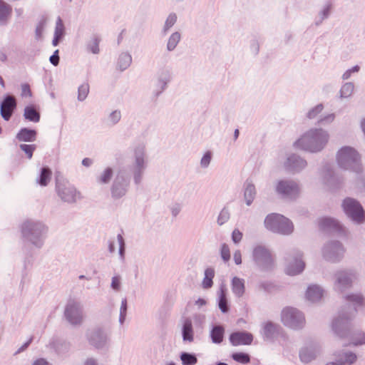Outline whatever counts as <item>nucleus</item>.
<instances>
[{"mask_svg":"<svg viewBox=\"0 0 365 365\" xmlns=\"http://www.w3.org/2000/svg\"><path fill=\"white\" fill-rule=\"evenodd\" d=\"M327 142V135L322 130H315L304 135L299 139L295 145L302 149L317 152L322 149Z\"/></svg>","mask_w":365,"mask_h":365,"instance_id":"obj_1","label":"nucleus"},{"mask_svg":"<svg viewBox=\"0 0 365 365\" xmlns=\"http://www.w3.org/2000/svg\"><path fill=\"white\" fill-rule=\"evenodd\" d=\"M264 225L268 230L284 235L290 234L293 230V225L290 220L279 214L268 215L264 220Z\"/></svg>","mask_w":365,"mask_h":365,"instance_id":"obj_2","label":"nucleus"},{"mask_svg":"<svg viewBox=\"0 0 365 365\" xmlns=\"http://www.w3.org/2000/svg\"><path fill=\"white\" fill-rule=\"evenodd\" d=\"M281 319L284 326L293 329L302 328L305 323L304 315L292 307L284 308L282 312Z\"/></svg>","mask_w":365,"mask_h":365,"instance_id":"obj_3","label":"nucleus"},{"mask_svg":"<svg viewBox=\"0 0 365 365\" xmlns=\"http://www.w3.org/2000/svg\"><path fill=\"white\" fill-rule=\"evenodd\" d=\"M359 159L357 152L349 147L341 148L337 155L339 165L345 169H355L358 166Z\"/></svg>","mask_w":365,"mask_h":365,"instance_id":"obj_4","label":"nucleus"},{"mask_svg":"<svg viewBox=\"0 0 365 365\" xmlns=\"http://www.w3.org/2000/svg\"><path fill=\"white\" fill-rule=\"evenodd\" d=\"M344 212L354 221L363 222L365 220V213L361 205L354 199L346 198L343 202Z\"/></svg>","mask_w":365,"mask_h":365,"instance_id":"obj_5","label":"nucleus"},{"mask_svg":"<svg viewBox=\"0 0 365 365\" xmlns=\"http://www.w3.org/2000/svg\"><path fill=\"white\" fill-rule=\"evenodd\" d=\"M172 80V73L168 68H163L157 73L156 88L153 91L155 97L159 96L168 87Z\"/></svg>","mask_w":365,"mask_h":365,"instance_id":"obj_6","label":"nucleus"},{"mask_svg":"<svg viewBox=\"0 0 365 365\" xmlns=\"http://www.w3.org/2000/svg\"><path fill=\"white\" fill-rule=\"evenodd\" d=\"M254 258L257 264L262 269L269 268L273 263L270 252L263 247H257L254 250Z\"/></svg>","mask_w":365,"mask_h":365,"instance_id":"obj_7","label":"nucleus"},{"mask_svg":"<svg viewBox=\"0 0 365 365\" xmlns=\"http://www.w3.org/2000/svg\"><path fill=\"white\" fill-rule=\"evenodd\" d=\"M66 319L73 324H78L82 322L83 315L80 307L76 303L67 306L65 312Z\"/></svg>","mask_w":365,"mask_h":365,"instance_id":"obj_8","label":"nucleus"},{"mask_svg":"<svg viewBox=\"0 0 365 365\" xmlns=\"http://www.w3.org/2000/svg\"><path fill=\"white\" fill-rule=\"evenodd\" d=\"M230 341L233 346L250 345L253 341V336L247 331H237L230 336Z\"/></svg>","mask_w":365,"mask_h":365,"instance_id":"obj_9","label":"nucleus"},{"mask_svg":"<svg viewBox=\"0 0 365 365\" xmlns=\"http://www.w3.org/2000/svg\"><path fill=\"white\" fill-rule=\"evenodd\" d=\"M276 190L279 194L292 196L298 193L299 189L297 185L292 182L281 180L277 183Z\"/></svg>","mask_w":365,"mask_h":365,"instance_id":"obj_10","label":"nucleus"},{"mask_svg":"<svg viewBox=\"0 0 365 365\" xmlns=\"http://www.w3.org/2000/svg\"><path fill=\"white\" fill-rule=\"evenodd\" d=\"M133 62V58L129 51H122L120 52L115 62V68L116 70L123 72L127 70Z\"/></svg>","mask_w":365,"mask_h":365,"instance_id":"obj_11","label":"nucleus"},{"mask_svg":"<svg viewBox=\"0 0 365 365\" xmlns=\"http://www.w3.org/2000/svg\"><path fill=\"white\" fill-rule=\"evenodd\" d=\"M58 192L61 199L68 202H73L78 197V193H77L76 189L71 186L58 187Z\"/></svg>","mask_w":365,"mask_h":365,"instance_id":"obj_12","label":"nucleus"},{"mask_svg":"<svg viewBox=\"0 0 365 365\" xmlns=\"http://www.w3.org/2000/svg\"><path fill=\"white\" fill-rule=\"evenodd\" d=\"M12 13V7L3 0H0V26L8 24Z\"/></svg>","mask_w":365,"mask_h":365,"instance_id":"obj_13","label":"nucleus"},{"mask_svg":"<svg viewBox=\"0 0 365 365\" xmlns=\"http://www.w3.org/2000/svg\"><path fill=\"white\" fill-rule=\"evenodd\" d=\"M16 107V99L12 96H6L1 103L0 114H12Z\"/></svg>","mask_w":365,"mask_h":365,"instance_id":"obj_14","label":"nucleus"},{"mask_svg":"<svg viewBox=\"0 0 365 365\" xmlns=\"http://www.w3.org/2000/svg\"><path fill=\"white\" fill-rule=\"evenodd\" d=\"M333 5L330 1H327L322 6L316 18V25H320L325 19H328L331 14Z\"/></svg>","mask_w":365,"mask_h":365,"instance_id":"obj_15","label":"nucleus"},{"mask_svg":"<svg viewBox=\"0 0 365 365\" xmlns=\"http://www.w3.org/2000/svg\"><path fill=\"white\" fill-rule=\"evenodd\" d=\"M355 90V85L352 82H345L344 83L339 91V98L340 99H348L350 98Z\"/></svg>","mask_w":365,"mask_h":365,"instance_id":"obj_16","label":"nucleus"},{"mask_svg":"<svg viewBox=\"0 0 365 365\" xmlns=\"http://www.w3.org/2000/svg\"><path fill=\"white\" fill-rule=\"evenodd\" d=\"M304 263L301 259H291L287 268V273L289 275L299 274L304 269Z\"/></svg>","mask_w":365,"mask_h":365,"instance_id":"obj_17","label":"nucleus"},{"mask_svg":"<svg viewBox=\"0 0 365 365\" xmlns=\"http://www.w3.org/2000/svg\"><path fill=\"white\" fill-rule=\"evenodd\" d=\"M182 35L179 31L173 32L168 38L166 49L168 51H173L181 41Z\"/></svg>","mask_w":365,"mask_h":365,"instance_id":"obj_18","label":"nucleus"},{"mask_svg":"<svg viewBox=\"0 0 365 365\" xmlns=\"http://www.w3.org/2000/svg\"><path fill=\"white\" fill-rule=\"evenodd\" d=\"M182 337L184 341L190 342L193 341V329L192 322L190 319H185L182 327Z\"/></svg>","mask_w":365,"mask_h":365,"instance_id":"obj_19","label":"nucleus"},{"mask_svg":"<svg viewBox=\"0 0 365 365\" xmlns=\"http://www.w3.org/2000/svg\"><path fill=\"white\" fill-rule=\"evenodd\" d=\"M36 132L34 130L26 128L21 129L17 134L16 138L20 141H34L36 139Z\"/></svg>","mask_w":365,"mask_h":365,"instance_id":"obj_20","label":"nucleus"},{"mask_svg":"<svg viewBox=\"0 0 365 365\" xmlns=\"http://www.w3.org/2000/svg\"><path fill=\"white\" fill-rule=\"evenodd\" d=\"M178 20V16L175 13L171 12L170 13L164 23V25L162 29V34L163 35H166L170 29L175 24Z\"/></svg>","mask_w":365,"mask_h":365,"instance_id":"obj_21","label":"nucleus"},{"mask_svg":"<svg viewBox=\"0 0 365 365\" xmlns=\"http://www.w3.org/2000/svg\"><path fill=\"white\" fill-rule=\"evenodd\" d=\"M322 290L318 286H310L307 291V297L311 301H317L322 298Z\"/></svg>","mask_w":365,"mask_h":365,"instance_id":"obj_22","label":"nucleus"},{"mask_svg":"<svg viewBox=\"0 0 365 365\" xmlns=\"http://www.w3.org/2000/svg\"><path fill=\"white\" fill-rule=\"evenodd\" d=\"M232 291L238 297H241L245 292L244 281L238 277H234L232 282Z\"/></svg>","mask_w":365,"mask_h":365,"instance_id":"obj_23","label":"nucleus"},{"mask_svg":"<svg viewBox=\"0 0 365 365\" xmlns=\"http://www.w3.org/2000/svg\"><path fill=\"white\" fill-rule=\"evenodd\" d=\"M215 277V270L213 268L209 267L205 271V277L202 280V285L204 289H209L212 286V279Z\"/></svg>","mask_w":365,"mask_h":365,"instance_id":"obj_24","label":"nucleus"},{"mask_svg":"<svg viewBox=\"0 0 365 365\" xmlns=\"http://www.w3.org/2000/svg\"><path fill=\"white\" fill-rule=\"evenodd\" d=\"M100 38L97 36H93L87 43L86 48L93 54H98L100 52L99 43Z\"/></svg>","mask_w":365,"mask_h":365,"instance_id":"obj_25","label":"nucleus"},{"mask_svg":"<svg viewBox=\"0 0 365 365\" xmlns=\"http://www.w3.org/2000/svg\"><path fill=\"white\" fill-rule=\"evenodd\" d=\"M224 335V329L217 326L212 329L211 331L212 340L214 343H220L222 341Z\"/></svg>","mask_w":365,"mask_h":365,"instance_id":"obj_26","label":"nucleus"},{"mask_svg":"<svg viewBox=\"0 0 365 365\" xmlns=\"http://www.w3.org/2000/svg\"><path fill=\"white\" fill-rule=\"evenodd\" d=\"M220 300H219V307L220 310L225 313L228 311L227 306V299L226 296V289L224 287L220 288Z\"/></svg>","mask_w":365,"mask_h":365,"instance_id":"obj_27","label":"nucleus"},{"mask_svg":"<svg viewBox=\"0 0 365 365\" xmlns=\"http://www.w3.org/2000/svg\"><path fill=\"white\" fill-rule=\"evenodd\" d=\"M125 192V188L120 184V182L115 180L112 187V195L113 197L118 198L123 196Z\"/></svg>","mask_w":365,"mask_h":365,"instance_id":"obj_28","label":"nucleus"},{"mask_svg":"<svg viewBox=\"0 0 365 365\" xmlns=\"http://www.w3.org/2000/svg\"><path fill=\"white\" fill-rule=\"evenodd\" d=\"M51 178V171L48 168H43L38 180V183L42 186H46L50 181Z\"/></svg>","mask_w":365,"mask_h":365,"instance_id":"obj_29","label":"nucleus"},{"mask_svg":"<svg viewBox=\"0 0 365 365\" xmlns=\"http://www.w3.org/2000/svg\"><path fill=\"white\" fill-rule=\"evenodd\" d=\"M89 93V84L83 83L78 88V101H83L88 96Z\"/></svg>","mask_w":365,"mask_h":365,"instance_id":"obj_30","label":"nucleus"},{"mask_svg":"<svg viewBox=\"0 0 365 365\" xmlns=\"http://www.w3.org/2000/svg\"><path fill=\"white\" fill-rule=\"evenodd\" d=\"M255 195V187L253 185L248 184L245 190V198L247 205H250L254 200Z\"/></svg>","mask_w":365,"mask_h":365,"instance_id":"obj_31","label":"nucleus"},{"mask_svg":"<svg viewBox=\"0 0 365 365\" xmlns=\"http://www.w3.org/2000/svg\"><path fill=\"white\" fill-rule=\"evenodd\" d=\"M232 358L235 361L243 364H248L250 361V357L249 354L242 352L234 353L232 355Z\"/></svg>","mask_w":365,"mask_h":365,"instance_id":"obj_32","label":"nucleus"},{"mask_svg":"<svg viewBox=\"0 0 365 365\" xmlns=\"http://www.w3.org/2000/svg\"><path fill=\"white\" fill-rule=\"evenodd\" d=\"M306 165V162L302 159H297L295 156L289 158L287 160V166L293 167L294 168H304Z\"/></svg>","mask_w":365,"mask_h":365,"instance_id":"obj_33","label":"nucleus"},{"mask_svg":"<svg viewBox=\"0 0 365 365\" xmlns=\"http://www.w3.org/2000/svg\"><path fill=\"white\" fill-rule=\"evenodd\" d=\"M180 359L183 365H194L197 363V358L192 354L183 353L181 354Z\"/></svg>","mask_w":365,"mask_h":365,"instance_id":"obj_34","label":"nucleus"},{"mask_svg":"<svg viewBox=\"0 0 365 365\" xmlns=\"http://www.w3.org/2000/svg\"><path fill=\"white\" fill-rule=\"evenodd\" d=\"M64 26L63 24V22L60 18H58L56 22L54 36L62 38L64 36Z\"/></svg>","mask_w":365,"mask_h":365,"instance_id":"obj_35","label":"nucleus"},{"mask_svg":"<svg viewBox=\"0 0 365 365\" xmlns=\"http://www.w3.org/2000/svg\"><path fill=\"white\" fill-rule=\"evenodd\" d=\"M360 70V67L359 66H354L351 68L347 69L341 76V79L343 81H347L351 78L352 74L358 73Z\"/></svg>","mask_w":365,"mask_h":365,"instance_id":"obj_36","label":"nucleus"},{"mask_svg":"<svg viewBox=\"0 0 365 365\" xmlns=\"http://www.w3.org/2000/svg\"><path fill=\"white\" fill-rule=\"evenodd\" d=\"M113 171L110 168H106L99 177V182L101 183H107L111 179Z\"/></svg>","mask_w":365,"mask_h":365,"instance_id":"obj_37","label":"nucleus"},{"mask_svg":"<svg viewBox=\"0 0 365 365\" xmlns=\"http://www.w3.org/2000/svg\"><path fill=\"white\" fill-rule=\"evenodd\" d=\"M20 148L27 155L28 158L31 159L33 156V152L36 149V145L21 144L20 145Z\"/></svg>","mask_w":365,"mask_h":365,"instance_id":"obj_38","label":"nucleus"},{"mask_svg":"<svg viewBox=\"0 0 365 365\" xmlns=\"http://www.w3.org/2000/svg\"><path fill=\"white\" fill-rule=\"evenodd\" d=\"M221 257L224 261L227 262L230 258V248L226 244H223L221 247Z\"/></svg>","mask_w":365,"mask_h":365,"instance_id":"obj_39","label":"nucleus"},{"mask_svg":"<svg viewBox=\"0 0 365 365\" xmlns=\"http://www.w3.org/2000/svg\"><path fill=\"white\" fill-rule=\"evenodd\" d=\"M230 217V214L227 210H222L218 217V223L220 225L224 224Z\"/></svg>","mask_w":365,"mask_h":365,"instance_id":"obj_40","label":"nucleus"},{"mask_svg":"<svg viewBox=\"0 0 365 365\" xmlns=\"http://www.w3.org/2000/svg\"><path fill=\"white\" fill-rule=\"evenodd\" d=\"M44 29V25L42 22L39 23L35 30L36 39L40 40L42 38L43 32Z\"/></svg>","mask_w":365,"mask_h":365,"instance_id":"obj_41","label":"nucleus"},{"mask_svg":"<svg viewBox=\"0 0 365 365\" xmlns=\"http://www.w3.org/2000/svg\"><path fill=\"white\" fill-rule=\"evenodd\" d=\"M349 301L355 302L356 304L362 305L364 304V299L361 295L353 294L347 297Z\"/></svg>","mask_w":365,"mask_h":365,"instance_id":"obj_42","label":"nucleus"},{"mask_svg":"<svg viewBox=\"0 0 365 365\" xmlns=\"http://www.w3.org/2000/svg\"><path fill=\"white\" fill-rule=\"evenodd\" d=\"M21 96L23 97L27 98L30 97L31 96V91L30 89V86L27 83H24L21 85Z\"/></svg>","mask_w":365,"mask_h":365,"instance_id":"obj_43","label":"nucleus"},{"mask_svg":"<svg viewBox=\"0 0 365 365\" xmlns=\"http://www.w3.org/2000/svg\"><path fill=\"white\" fill-rule=\"evenodd\" d=\"M275 325L273 324L271 322H268L267 324H265L264 325V334L266 336H269L272 332H274L275 331Z\"/></svg>","mask_w":365,"mask_h":365,"instance_id":"obj_44","label":"nucleus"},{"mask_svg":"<svg viewBox=\"0 0 365 365\" xmlns=\"http://www.w3.org/2000/svg\"><path fill=\"white\" fill-rule=\"evenodd\" d=\"M242 238V233L240 230H235L232 232V239L235 243H237L240 241H241Z\"/></svg>","mask_w":365,"mask_h":365,"instance_id":"obj_45","label":"nucleus"},{"mask_svg":"<svg viewBox=\"0 0 365 365\" xmlns=\"http://www.w3.org/2000/svg\"><path fill=\"white\" fill-rule=\"evenodd\" d=\"M49 61L51 64L56 66L59 63L58 50H56L52 56H50Z\"/></svg>","mask_w":365,"mask_h":365,"instance_id":"obj_46","label":"nucleus"},{"mask_svg":"<svg viewBox=\"0 0 365 365\" xmlns=\"http://www.w3.org/2000/svg\"><path fill=\"white\" fill-rule=\"evenodd\" d=\"M324 110V105L319 103L314 108H312L308 113V114H319Z\"/></svg>","mask_w":365,"mask_h":365,"instance_id":"obj_47","label":"nucleus"},{"mask_svg":"<svg viewBox=\"0 0 365 365\" xmlns=\"http://www.w3.org/2000/svg\"><path fill=\"white\" fill-rule=\"evenodd\" d=\"M353 344L354 345H361L365 344V334H359L358 336L354 338Z\"/></svg>","mask_w":365,"mask_h":365,"instance_id":"obj_48","label":"nucleus"},{"mask_svg":"<svg viewBox=\"0 0 365 365\" xmlns=\"http://www.w3.org/2000/svg\"><path fill=\"white\" fill-rule=\"evenodd\" d=\"M211 160V154L210 153H206L204 156L201 159V165L204 167H206L209 165Z\"/></svg>","mask_w":365,"mask_h":365,"instance_id":"obj_49","label":"nucleus"},{"mask_svg":"<svg viewBox=\"0 0 365 365\" xmlns=\"http://www.w3.org/2000/svg\"><path fill=\"white\" fill-rule=\"evenodd\" d=\"M126 309H127V302L125 299V300L122 301V304H121V307H120V320L121 322H123V320H124V319H125V315Z\"/></svg>","mask_w":365,"mask_h":365,"instance_id":"obj_50","label":"nucleus"},{"mask_svg":"<svg viewBox=\"0 0 365 365\" xmlns=\"http://www.w3.org/2000/svg\"><path fill=\"white\" fill-rule=\"evenodd\" d=\"M338 282H339V284H342V285H344V284L349 285L351 283V281H350L349 278L347 277L346 276H341V277H339Z\"/></svg>","mask_w":365,"mask_h":365,"instance_id":"obj_51","label":"nucleus"},{"mask_svg":"<svg viewBox=\"0 0 365 365\" xmlns=\"http://www.w3.org/2000/svg\"><path fill=\"white\" fill-rule=\"evenodd\" d=\"M233 258L236 264H240L242 263V255L239 250L235 252Z\"/></svg>","mask_w":365,"mask_h":365,"instance_id":"obj_52","label":"nucleus"},{"mask_svg":"<svg viewBox=\"0 0 365 365\" xmlns=\"http://www.w3.org/2000/svg\"><path fill=\"white\" fill-rule=\"evenodd\" d=\"M259 45L257 40H253L251 43V49L255 54H257L259 51Z\"/></svg>","mask_w":365,"mask_h":365,"instance_id":"obj_53","label":"nucleus"},{"mask_svg":"<svg viewBox=\"0 0 365 365\" xmlns=\"http://www.w3.org/2000/svg\"><path fill=\"white\" fill-rule=\"evenodd\" d=\"M322 222L323 226L333 225L334 227H336L338 225L335 221H334L331 219H324Z\"/></svg>","mask_w":365,"mask_h":365,"instance_id":"obj_54","label":"nucleus"},{"mask_svg":"<svg viewBox=\"0 0 365 365\" xmlns=\"http://www.w3.org/2000/svg\"><path fill=\"white\" fill-rule=\"evenodd\" d=\"M112 287L114 289H119V287H120V279L118 277H114L112 279Z\"/></svg>","mask_w":365,"mask_h":365,"instance_id":"obj_55","label":"nucleus"},{"mask_svg":"<svg viewBox=\"0 0 365 365\" xmlns=\"http://www.w3.org/2000/svg\"><path fill=\"white\" fill-rule=\"evenodd\" d=\"M356 359V356L354 354L350 353L346 356V361L349 364L354 363Z\"/></svg>","mask_w":365,"mask_h":365,"instance_id":"obj_56","label":"nucleus"},{"mask_svg":"<svg viewBox=\"0 0 365 365\" xmlns=\"http://www.w3.org/2000/svg\"><path fill=\"white\" fill-rule=\"evenodd\" d=\"M24 114H38L33 106H26Z\"/></svg>","mask_w":365,"mask_h":365,"instance_id":"obj_57","label":"nucleus"},{"mask_svg":"<svg viewBox=\"0 0 365 365\" xmlns=\"http://www.w3.org/2000/svg\"><path fill=\"white\" fill-rule=\"evenodd\" d=\"M26 118L30 121L38 122L40 120V115H25Z\"/></svg>","mask_w":365,"mask_h":365,"instance_id":"obj_58","label":"nucleus"},{"mask_svg":"<svg viewBox=\"0 0 365 365\" xmlns=\"http://www.w3.org/2000/svg\"><path fill=\"white\" fill-rule=\"evenodd\" d=\"M118 242L120 244V252L122 255L124 250L123 239L121 235L118 236Z\"/></svg>","mask_w":365,"mask_h":365,"instance_id":"obj_59","label":"nucleus"},{"mask_svg":"<svg viewBox=\"0 0 365 365\" xmlns=\"http://www.w3.org/2000/svg\"><path fill=\"white\" fill-rule=\"evenodd\" d=\"M33 365H49L47 361L43 359L36 360Z\"/></svg>","mask_w":365,"mask_h":365,"instance_id":"obj_60","label":"nucleus"},{"mask_svg":"<svg viewBox=\"0 0 365 365\" xmlns=\"http://www.w3.org/2000/svg\"><path fill=\"white\" fill-rule=\"evenodd\" d=\"M83 165L88 167L92 163V160L90 158H84L82 161Z\"/></svg>","mask_w":365,"mask_h":365,"instance_id":"obj_61","label":"nucleus"},{"mask_svg":"<svg viewBox=\"0 0 365 365\" xmlns=\"http://www.w3.org/2000/svg\"><path fill=\"white\" fill-rule=\"evenodd\" d=\"M61 39V38L54 36L53 39L52 41L53 46H56L59 43Z\"/></svg>","mask_w":365,"mask_h":365,"instance_id":"obj_62","label":"nucleus"},{"mask_svg":"<svg viewBox=\"0 0 365 365\" xmlns=\"http://www.w3.org/2000/svg\"><path fill=\"white\" fill-rule=\"evenodd\" d=\"M7 60V56L4 52H0V61L5 62Z\"/></svg>","mask_w":365,"mask_h":365,"instance_id":"obj_63","label":"nucleus"},{"mask_svg":"<svg viewBox=\"0 0 365 365\" xmlns=\"http://www.w3.org/2000/svg\"><path fill=\"white\" fill-rule=\"evenodd\" d=\"M85 365H96V363H95L94 360H93V359H89V360H88V361L86 362Z\"/></svg>","mask_w":365,"mask_h":365,"instance_id":"obj_64","label":"nucleus"}]
</instances>
